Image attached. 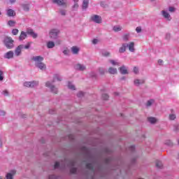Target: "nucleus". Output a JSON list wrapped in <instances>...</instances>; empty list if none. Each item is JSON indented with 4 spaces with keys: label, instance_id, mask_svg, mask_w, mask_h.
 <instances>
[{
    "label": "nucleus",
    "instance_id": "f257e3e1",
    "mask_svg": "<svg viewBox=\"0 0 179 179\" xmlns=\"http://www.w3.org/2000/svg\"><path fill=\"white\" fill-rule=\"evenodd\" d=\"M31 60L35 62V66L36 68H38L41 71L46 69L47 66L44 63L41 62L42 61H44V57L41 56H35L31 58Z\"/></svg>",
    "mask_w": 179,
    "mask_h": 179
},
{
    "label": "nucleus",
    "instance_id": "ea45409f",
    "mask_svg": "<svg viewBox=\"0 0 179 179\" xmlns=\"http://www.w3.org/2000/svg\"><path fill=\"white\" fill-rule=\"evenodd\" d=\"M102 55L103 57H110V52H104L102 53Z\"/></svg>",
    "mask_w": 179,
    "mask_h": 179
},
{
    "label": "nucleus",
    "instance_id": "f704fd0d",
    "mask_svg": "<svg viewBox=\"0 0 179 179\" xmlns=\"http://www.w3.org/2000/svg\"><path fill=\"white\" fill-rule=\"evenodd\" d=\"M129 38V34H125V35L123 36L124 41H128Z\"/></svg>",
    "mask_w": 179,
    "mask_h": 179
},
{
    "label": "nucleus",
    "instance_id": "a211bd4d",
    "mask_svg": "<svg viewBox=\"0 0 179 179\" xmlns=\"http://www.w3.org/2000/svg\"><path fill=\"white\" fill-rule=\"evenodd\" d=\"M143 83H145V80H134V85H136V86H139V85H143Z\"/></svg>",
    "mask_w": 179,
    "mask_h": 179
},
{
    "label": "nucleus",
    "instance_id": "49530a36",
    "mask_svg": "<svg viewBox=\"0 0 179 179\" xmlns=\"http://www.w3.org/2000/svg\"><path fill=\"white\" fill-rule=\"evenodd\" d=\"M59 167V162H55L54 169H58Z\"/></svg>",
    "mask_w": 179,
    "mask_h": 179
},
{
    "label": "nucleus",
    "instance_id": "473e14b6",
    "mask_svg": "<svg viewBox=\"0 0 179 179\" xmlns=\"http://www.w3.org/2000/svg\"><path fill=\"white\" fill-rule=\"evenodd\" d=\"M69 89H71V90H75V85H72L71 83L68 84Z\"/></svg>",
    "mask_w": 179,
    "mask_h": 179
},
{
    "label": "nucleus",
    "instance_id": "c85d7f7f",
    "mask_svg": "<svg viewBox=\"0 0 179 179\" xmlns=\"http://www.w3.org/2000/svg\"><path fill=\"white\" fill-rule=\"evenodd\" d=\"M154 102H155V101L153 99H150V100L148 101V102L146 103L147 107H150V106L152 104H153Z\"/></svg>",
    "mask_w": 179,
    "mask_h": 179
},
{
    "label": "nucleus",
    "instance_id": "58836bf2",
    "mask_svg": "<svg viewBox=\"0 0 179 179\" xmlns=\"http://www.w3.org/2000/svg\"><path fill=\"white\" fill-rule=\"evenodd\" d=\"M3 80V71H0V81Z\"/></svg>",
    "mask_w": 179,
    "mask_h": 179
},
{
    "label": "nucleus",
    "instance_id": "2f4dec72",
    "mask_svg": "<svg viewBox=\"0 0 179 179\" xmlns=\"http://www.w3.org/2000/svg\"><path fill=\"white\" fill-rule=\"evenodd\" d=\"M176 118V116L175 114H171L169 115V120L171 121H174V120Z\"/></svg>",
    "mask_w": 179,
    "mask_h": 179
},
{
    "label": "nucleus",
    "instance_id": "6e6d98bb",
    "mask_svg": "<svg viewBox=\"0 0 179 179\" xmlns=\"http://www.w3.org/2000/svg\"><path fill=\"white\" fill-rule=\"evenodd\" d=\"M48 179H55V176L54 175H52V176H49Z\"/></svg>",
    "mask_w": 179,
    "mask_h": 179
},
{
    "label": "nucleus",
    "instance_id": "7c9ffc66",
    "mask_svg": "<svg viewBox=\"0 0 179 179\" xmlns=\"http://www.w3.org/2000/svg\"><path fill=\"white\" fill-rule=\"evenodd\" d=\"M79 8V4L78 3H74V5L72 6L73 10H76Z\"/></svg>",
    "mask_w": 179,
    "mask_h": 179
},
{
    "label": "nucleus",
    "instance_id": "de8ad7c7",
    "mask_svg": "<svg viewBox=\"0 0 179 179\" xmlns=\"http://www.w3.org/2000/svg\"><path fill=\"white\" fill-rule=\"evenodd\" d=\"M3 94H4V96H8L9 92H8V90H4L3 91Z\"/></svg>",
    "mask_w": 179,
    "mask_h": 179
},
{
    "label": "nucleus",
    "instance_id": "bb28decb",
    "mask_svg": "<svg viewBox=\"0 0 179 179\" xmlns=\"http://www.w3.org/2000/svg\"><path fill=\"white\" fill-rule=\"evenodd\" d=\"M156 167L157 169H163V164L160 161H157L156 162Z\"/></svg>",
    "mask_w": 179,
    "mask_h": 179
},
{
    "label": "nucleus",
    "instance_id": "b1692460",
    "mask_svg": "<svg viewBox=\"0 0 179 179\" xmlns=\"http://www.w3.org/2000/svg\"><path fill=\"white\" fill-rule=\"evenodd\" d=\"M15 24H16V21L10 20L8 22V25L10 26V27H15Z\"/></svg>",
    "mask_w": 179,
    "mask_h": 179
},
{
    "label": "nucleus",
    "instance_id": "680f3d73",
    "mask_svg": "<svg viewBox=\"0 0 179 179\" xmlns=\"http://www.w3.org/2000/svg\"><path fill=\"white\" fill-rule=\"evenodd\" d=\"M100 73H101V75H103L104 71H103V70L100 71Z\"/></svg>",
    "mask_w": 179,
    "mask_h": 179
},
{
    "label": "nucleus",
    "instance_id": "052dcab7",
    "mask_svg": "<svg viewBox=\"0 0 179 179\" xmlns=\"http://www.w3.org/2000/svg\"><path fill=\"white\" fill-rule=\"evenodd\" d=\"M71 166H75V162L71 161Z\"/></svg>",
    "mask_w": 179,
    "mask_h": 179
},
{
    "label": "nucleus",
    "instance_id": "a18cd8bd",
    "mask_svg": "<svg viewBox=\"0 0 179 179\" xmlns=\"http://www.w3.org/2000/svg\"><path fill=\"white\" fill-rule=\"evenodd\" d=\"M110 64H112V65H118V62H116L114 60H110Z\"/></svg>",
    "mask_w": 179,
    "mask_h": 179
},
{
    "label": "nucleus",
    "instance_id": "cd10ccee",
    "mask_svg": "<svg viewBox=\"0 0 179 179\" xmlns=\"http://www.w3.org/2000/svg\"><path fill=\"white\" fill-rule=\"evenodd\" d=\"M113 30H114L115 32H117V31H121L122 28H121V27H120V26H115V27H113Z\"/></svg>",
    "mask_w": 179,
    "mask_h": 179
},
{
    "label": "nucleus",
    "instance_id": "aec40b11",
    "mask_svg": "<svg viewBox=\"0 0 179 179\" xmlns=\"http://www.w3.org/2000/svg\"><path fill=\"white\" fill-rule=\"evenodd\" d=\"M71 51H72L73 54L76 55L79 54V48H78L76 46H73L71 48Z\"/></svg>",
    "mask_w": 179,
    "mask_h": 179
},
{
    "label": "nucleus",
    "instance_id": "c756f323",
    "mask_svg": "<svg viewBox=\"0 0 179 179\" xmlns=\"http://www.w3.org/2000/svg\"><path fill=\"white\" fill-rule=\"evenodd\" d=\"M19 33V29H14L12 30V34H13V36H17Z\"/></svg>",
    "mask_w": 179,
    "mask_h": 179
},
{
    "label": "nucleus",
    "instance_id": "412c9836",
    "mask_svg": "<svg viewBox=\"0 0 179 179\" xmlns=\"http://www.w3.org/2000/svg\"><path fill=\"white\" fill-rule=\"evenodd\" d=\"M148 121H149L150 124H156L157 122V119H156V117H148Z\"/></svg>",
    "mask_w": 179,
    "mask_h": 179
},
{
    "label": "nucleus",
    "instance_id": "a878e982",
    "mask_svg": "<svg viewBox=\"0 0 179 179\" xmlns=\"http://www.w3.org/2000/svg\"><path fill=\"white\" fill-rule=\"evenodd\" d=\"M22 6L23 8V10H25V12H29V10H30L29 4H22Z\"/></svg>",
    "mask_w": 179,
    "mask_h": 179
},
{
    "label": "nucleus",
    "instance_id": "6ab92c4d",
    "mask_svg": "<svg viewBox=\"0 0 179 179\" xmlns=\"http://www.w3.org/2000/svg\"><path fill=\"white\" fill-rule=\"evenodd\" d=\"M108 72L111 75H115V74L118 73V71H117V69H114L113 67H110L108 69Z\"/></svg>",
    "mask_w": 179,
    "mask_h": 179
},
{
    "label": "nucleus",
    "instance_id": "4468645a",
    "mask_svg": "<svg viewBox=\"0 0 179 179\" xmlns=\"http://www.w3.org/2000/svg\"><path fill=\"white\" fill-rule=\"evenodd\" d=\"M7 16H8L9 17L16 16V13L13 9H8L7 10Z\"/></svg>",
    "mask_w": 179,
    "mask_h": 179
},
{
    "label": "nucleus",
    "instance_id": "423d86ee",
    "mask_svg": "<svg viewBox=\"0 0 179 179\" xmlns=\"http://www.w3.org/2000/svg\"><path fill=\"white\" fill-rule=\"evenodd\" d=\"M45 86L46 87H50L51 89V91L55 93V94H57V93H58V90H57V88L55 87H54V85H52L51 84V83L50 82H47L45 83Z\"/></svg>",
    "mask_w": 179,
    "mask_h": 179
},
{
    "label": "nucleus",
    "instance_id": "8fccbe9b",
    "mask_svg": "<svg viewBox=\"0 0 179 179\" xmlns=\"http://www.w3.org/2000/svg\"><path fill=\"white\" fill-rule=\"evenodd\" d=\"M61 43H62V41L61 40H59V39H58V40L56 41V44H57V45H59V44H61Z\"/></svg>",
    "mask_w": 179,
    "mask_h": 179
},
{
    "label": "nucleus",
    "instance_id": "79ce46f5",
    "mask_svg": "<svg viewBox=\"0 0 179 179\" xmlns=\"http://www.w3.org/2000/svg\"><path fill=\"white\" fill-rule=\"evenodd\" d=\"M136 31H137V33H141V31H142V28L141 27H137L136 28Z\"/></svg>",
    "mask_w": 179,
    "mask_h": 179
},
{
    "label": "nucleus",
    "instance_id": "1a4fd4ad",
    "mask_svg": "<svg viewBox=\"0 0 179 179\" xmlns=\"http://www.w3.org/2000/svg\"><path fill=\"white\" fill-rule=\"evenodd\" d=\"M27 34H29L33 38H37L38 35L37 34L34 33V31L33 29H28L27 30Z\"/></svg>",
    "mask_w": 179,
    "mask_h": 179
},
{
    "label": "nucleus",
    "instance_id": "7ed1b4c3",
    "mask_svg": "<svg viewBox=\"0 0 179 179\" xmlns=\"http://www.w3.org/2000/svg\"><path fill=\"white\" fill-rule=\"evenodd\" d=\"M49 34V37L51 40H57V38H58V34H59V30L51 29Z\"/></svg>",
    "mask_w": 179,
    "mask_h": 179
},
{
    "label": "nucleus",
    "instance_id": "4c0bfd02",
    "mask_svg": "<svg viewBox=\"0 0 179 179\" xmlns=\"http://www.w3.org/2000/svg\"><path fill=\"white\" fill-rule=\"evenodd\" d=\"M70 173H71V174H75V173H76V168H71L70 169Z\"/></svg>",
    "mask_w": 179,
    "mask_h": 179
},
{
    "label": "nucleus",
    "instance_id": "c9c22d12",
    "mask_svg": "<svg viewBox=\"0 0 179 179\" xmlns=\"http://www.w3.org/2000/svg\"><path fill=\"white\" fill-rule=\"evenodd\" d=\"M108 94H103V95H102V99H103V100H108Z\"/></svg>",
    "mask_w": 179,
    "mask_h": 179
},
{
    "label": "nucleus",
    "instance_id": "39448f33",
    "mask_svg": "<svg viewBox=\"0 0 179 179\" xmlns=\"http://www.w3.org/2000/svg\"><path fill=\"white\" fill-rule=\"evenodd\" d=\"M52 2L59 6H66V0H52Z\"/></svg>",
    "mask_w": 179,
    "mask_h": 179
},
{
    "label": "nucleus",
    "instance_id": "0eeeda50",
    "mask_svg": "<svg viewBox=\"0 0 179 179\" xmlns=\"http://www.w3.org/2000/svg\"><path fill=\"white\" fill-rule=\"evenodd\" d=\"M38 85V83L36 81L25 82L24 83V86H25V87H34V86H37Z\"/></svg>",
    "mask_w": 179,
    "mask_h": 179
},
{
    "label": "nucleus",
    "instance_id": "e433bc0d",
    "mask_svg": "<svg viewBox=\"0 0 179 179\" xmlns=\"http://www.w3.org/2000/svg\"><path fill=\"white\" fill-rule=\"evenodd\" d=\"M59 13H61L62 16H65L66 15V11L65 10H60Z\"/></svg>",
    "mask_w": 179,
    "mask_h": 179
},
{
    "label": "nucleus",
    "instance_id": "bf43d9fd",
    "mask_svg": "<svg viewBox=\"0 0 179 179\" xmlns=\"http://www.w3.org/2000/svg\"><path fill=\"white\" fill-rule=\"evenodd\" d=\"M69 139H73V135H69Z\"/></svg>",
    "mask_w": 179,
    "mask_h": 179
},
{
    "label": "nucleus",
    "instance_id": "20e7f679",
    "mask_svg": "<svg viewBox=\"0 0 179 179\" xmlns=\"http://www.w3.org/2000/svg\"><path fill=\"white\" fill-rule=\"evenodd\" d=\"M91 20L92 22H94L95 23L100 24L101 23V17H100V15H94L91 17Z\"/></svg>",
    "mask_w": 179,
    "mask_h": 179
},
{
    "label": "nucleus",
    "instance_id": "ddd939ff",
    "mask_svg": "<svg viewBox=\"0 0 179 179\" xmlns=\"http://www.w3.org/2000/svg\"><path fill=\"white\" fill-rule=\"evenodd\" d=\"M127 47H128V44L123 43L122 45V47H120V49H119V52L120 54H122V52H125V51H127Z\"/></svg>",
    "mask_w": 179,
    "mask_h": 179
},
{
    "label": "nucleus",
    "instance_id": "774afa93",
    "mask_svg": "<svg viewBox=\"0 0 179 179\" xmlns=\"http://www.w3.org/2000/svg\"><path fill=\"white\" fill-rule=\"evenodd\" d=\"M0 179H3V178H2V176H0Z\"/></svg>",
    "mask_w": 179,
    "mask_h": 179
},
{
    "label": "nucleus",
    "instance_id": "3c124183",
    "mask_svg": "<svg viewBox=\"0 0 179 179\" xmlns=\"http://www.w3.org/2000/svg\"><path fill=\"white\" fill-rule=\"evenodd\" d=\"M174 10H176V8L173 7H169V12H174Z\"/></svg>",
    "mask_w": 179,
    "mask_h": 179
},
{
    "label": "nucleus",
    "instance_id": "c03bdc74",
    "mask_svg": "<svg viewBox=\"0 0 179 179\" xmlns=\"http://www.w3.org/2000/svg\"><path fill=\"white\" fill-rule=\"evenodd\" d=\"M134 73H138L139 69H138V67L135 66L134 68Z\"/></svg>",
    "mask_w": 179,
    "mask_h": 179
},
{
    "label": "nucleus",
    "instance_id": "864d4df0",
    "mask_svg": "<svg viewBox=\"0 0 179 179\" xmlns=\"http://www.w3.org/2000/svg\"><path fill=\"white\" fill-rule=\"evenodd\" d=\"M98 40L97 39H94L93 41H92V43H94V44H97V43H98Z\"/></svg>",
    "mask_w": 179,
    "mask_h": 179
},
{
    "label": "nucleus",
    "instance_id": "37998d69",
    "mask_svg": "<svg viewBox=\"0 0 179 179\" xmlns=\"http://www.w3.org/2000/svg\"><path fill=\"white\" fill-rule=\"evenodd\" d=\"M30 44H31V43H28L25 46H24V48H25V50H29V48H30Z\"/></svg>",
    "mask_w": 179,
    "mask_h": 179
},
{
    "label": "nucleus",
    "instance_id": "f3484780",
    "mask_svg": "<svg viewBox=\"0 0 179 179\" xmlns=\"http://www.w3.org/2000/svg\"><path fill=\"white\" fill-rule=\"evenodd\" d=\"M76 69H77L78 71H85V69H86V66L78 64L75 66Z\"/></svg>",
    "mask_w": 179,
    "mask_h": 179
},
{
    "label": "nucleus",
    "instance_id": "f8f14e48",
    "mask_svg": "<svg viewBox=\"0 0 179 179\" xmlns=\"http://www.w3.org/2000/svg\"><path fill=\"white\" fill-rule=\"evenodd\" d=\"M119 71L122 75H127L128 74V70L127 69V67L125 66H122L120 67Z\"/></svg>",
    "mask_w": 179,
    "mask_h": 179
},
{
    "label": "nucleus",
    "instance_id": "e2e57ef3",
    "mask_svg": "<svg viewBox=\"0 0 179 179\" xmlns=\"http://www.w3.org/2000/svg\"><path fill=\"white\" fill-rule=\"evenodd\" d=\"M168 145H169V146H171V145H173V143H171V141H169V143H168Z\"/></svg>",
    "mask_w": 179,
    "mask_h": 179
},
{
    "label": "nucleus",
    "instance_id": "09e8293b",
    "mask_svg": "<svg viewBox=\"0 0 179 179\" xmlns=\"http://www.w3.org/2000/svg\"><path fill=\"white\" fill-rule=\"evenodd\" d=\"M54 80H62V79L59 78V77H58V76H55Z\"/></svg>",
    "mask_w": 179,
    "mask_h": 179
},
{
    "label": "nucleus",
    "instance_id": "69168bd1",
    "mask_svg": "<svg viewBox=\"0 0 179 179\" xmlns=\"http://www.w3.org/2000/svg\"><path fill=\"white\" fill-rule=\"evenodd\" d=\"M0 148H2V141L0 140Z\"/></svg>",
    "mask_w": 179,
    "mask_h": 179
},
{
    "label": "nucleus",
    "instance_id": "338daca9",
    "mask_svg": "<svg viewBox=\"0 0 179 179\" xmlns=\"http://www.w3.org/2000/svg\"><path fill=\"white\" fill-rule=\"evenodd\" d=\"M131 148H132V149H135V146H132Z\"/></svg>",
    "mask_w": 179,
    "mask_h": 179
},
{
    "label": "nucleus",
    "instance_id": "603ef678",
    "mask_svg": "<svg viewBox=\"0 0 179 179\" xmlns=\"http://www.w3.org/2000/svg\"><path fill=\"white\" fill-rule=\"evenodd\" d=\"M63 53L64 54V55H68V54L69 53V51L64 50Z\"/></svg>",
    "mask_w": 179,
    "mask_h": 179
},
{
    "label": "nucleus",
    "instance_id": "393cba45",
    "mask_svg": "<svg viewBox=\"0 0 179 179\" xmlns=\"http://www.w3.org/2000/svg\"><path fill=\"white\" fill-rule=\"evenodd\" d=\"M162 15L165 19H168V20H170V14L169 13L166 12L165 10L162 11Z\"/></svg>",
    "mask_w": 179,
    "mask_h": 179
},
{
    "label": "nucleus",
    "instance_id": "9b49d317",
    "mask_svg": "<svg viewBox=\"0 0 179 179\" xmlns=\"http://www.w3.org/2000/svg\"><path fill=\"white\" fill-rule=\"evenodd\" d=\"M4 58H6L7 59H10L13 58V51L10 50L8 52H6L4 55Z\"/></svg>",
    "mask_w": 179,
    "mask_h": 179
},
{
    "label": "nucleus",
    "instance_id": "a19ab883",
    "mask_svg": "<svg viewBox=\"0 0 179 179\" xmlns=\"http://www.w3.org/2000/svg\"><path fill=\"white\" fill-rule=\"evenodd\" d=\"M78 97H83L85 96V94L83 92H80L77 94Z\"/></svg>",
    "mask_w": 179,
    "mask_h": 179
},
{
    "label": "nucleus",
    "instance_id": "5fc2aeb1",
    "mask_svg": "<svg viewBox=\"0 0 179 179\" xmlns=\"http://www.w3.org/2000/svg\"><path fill=\"white\" fill-rule=\"evenodd\" d=\"M0 115H5V111L0 110Z\"/></svg>",
    "mask_w": 179,
    "mask_h": 179
},
{
    "label": "nucleus",
    "instance_id": "6e6552de",
    "mask_svg": "<svg viewBox=\"0 0 179 179\" xmlns=\"http://www.w3.org/2000/svg\"><path fill=\"white\" fill-rule=\"evenodd\" d=\"M24 48L23 45H18L15 50V54L17 57H19V55H20V54H22V49Z\"/></svg>",
    "mask_w": 179,
    "mask_h": 179
},
{
    "label": "nucleus",
    "instance_id": "13d9d810",
    "mask_svg": "<svg viewBox=\"0 0 179 179\" xmlns=\"http://www.w3.org/2000/svg\"><path fill=\"white\" fill-rule=\"evenodd\" d=\"M10 3H15L16 2V0H10Z\"/></svg>",
    "mask_w": 179,
    "mask_h": 179
},
{
    "label": "nucleus",
    "instance_id": "9d476101",
    "mask_svg": "<svg viewBox=\"0 0 179 179\" xmlns=\"http://www.w3.org/2000/svg\"><path fill=\"white\" fill-rule=\"evenodd\" d=\"M127 47L129 48V50L131 52H134L135 51V43L134 42H130L128 45Z\"/></svg>",
    "mask_w": 179,
    "mask_h": 179
},
{
    "label": "nucleus",
    "instance_id": "dca6fc26",
    "mask_svg": "<svg viewBox=\"0 0 179 179\" xmlns=\"http://www.w3.org/2000/svg\"><path fill=\"white\" fill-rule=\"evenodd\" d=\"M27 37V32L21 31V34L19 36V40L20 41H22V40H24Z\"/></svg>",
    "mask_w": 179,
    "mask_h": 179
},
{
    "label": "nucleus",
    "instance_id": "4be33fe9",
    "mask_svg": "<svg viewBox=\"0 0 179 179\" xmlns=\"http://www.w3.org/2000/svg\"><path fill=\"white\" fill-rule=\"evenodd\" d=\"M55 47V43L51 41L47 43V48H54Z\"/></svg>",
    "mask_w": 179,
    "mask_h": 179
},
{
    "label": "nucleus",
    "instance_id": "f03ea898",
    "mask_svg": "<svg viewBox=\"0 0 179 179\" xmlns=\"http://www.w3.org/2000/svg\"><path fill=\"white\" fill-rule=\"evenodd\" d=\"M13 43L14 41L10 37H7L3 41L4 45H6V48L8 50H11V48L14 46Z\"/></svg>",
    "mask_w": 179,
    "mask_h": 179
},
{
    "label": "nucleus",
    "instance_id": "5701e85b",
    "mask_svg": "<svg viewBox=\"0 0 179 179\" xmlns=\"http://www.w3.org/2000/svg\"><path fill=\"white\" fill-rule=\"evenodd\" d=\"M89 6V0H83V9H87Z\"/></svg>",
    "mask_w": 179,
    "mask_h": 179
},
{
    "label": "nucleus",
    "instance_id": "2eb2a0df",
    "mask_svg": "<svg viewBox=\"0 0 179 179\" xmlns=\"http://www.w3.org/2000/svg\"><path fill=\"white\" fill-rule=\"evenodd\" d=\"M16 174L15 171H12L10 173H8L6 176V179H13V176Z\"/></svg>",
    "mask_w": 179,
    "mask_h": 179
},
{
    "label": "nucleus",
    "instance_id": "4d7b16f0",
    "mask_svg": "<svg viewBox=\"0 0 179 179\" xmlns=\"http://www.w3.org/2000/svg\"><path fill=\"white\" fill-rule=\"evenodd\" d=\"M158 64H159V65H162V64H163V60L162 59L158 60Z\"/></svg>",
    "mask_w": 179,
    "mask_h": 179
},
{
    "label": "nucleus",
    "instance_id": "0e129e2a",
    "mask_svg": "<svg viewBox=\"0 0 179 179\" xmlns=\"http://www.w3.org/2000/svg\"><path fill=\"white\" fill-rule=\"evenodd\" d=\"M74 3H78L79 0H73Z\"/></svg>",
    "mask_w": 179,
    "mask_h": 179
},
{
    "label": "nucleus",
    "instance_id": "72a5a7b5",
    "mask_svg": "<svg viewBox=\"0 0 179 179\" xmlns=\"http://www.w3.org/2000/svg\"><path fill=\"white\" fill-rule=\"evenodd\" d=\"M86 168L88 169L89 170H93V164H86Z\"/></svg>",
    "mask_w": 179,
    "mask_h": 179
}]
</instances>
